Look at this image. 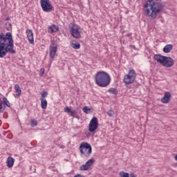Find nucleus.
<instances>
[{
  "instance_id": "obj_9",
  "label": "nucleus",
  "mask_w": 177,
  "mask_h": 177,
  "mask_svg": "<svg viewBox=\"0 0 177 177\" xmlns=\"http://www.w3.org/2000/svg\"><path fill=\"white\" fill-rule=\"evenodd\" d=\"M99 128V121L97 120V118L93 117L88 124V131L93 133L95 132L96 129Z\"/></svg>"
},
{
  "instance_id": "obj_11",
  "label": "nucleus",
  "mask_w": 177,
  "mask_h": 177,
  "mask_svg": "<svg viewBox=\"0 0 177 177\" xmlns=\"http://www.w3.org/2000/svg\"><path fill=\"white\" fill-rule=\"evenodd\" d=\"M95 162V158L89 159L85 165H83L80 167V171H88L89 167Z\"/></svg>"
},
{
  "instance_id": "obj_2",
  "label": "nucleus",
  "mask_w": 177,
  "mask_h": 177,
  "mask_svg": "<svg viewBox=\"0 0 177 177\" xmlns=\"http://www.w3.org/2000/svg\"><path fill=\"white\" fill-rule=\"evenodd\" d=\"M163 9L164 6L160 0H148L142 6L145 16L153 19H156Z\"/></svg>"
},
{
  "instance_id": "obj_3",
  "label": "nucleus",
  "mask_w": 177,
  "mask_h": 177,
  "mask_svg": "<svg viewBox=\"0 0 177 177\" xmlns=\"http://www.w3.org/2000/svg\"><path fill=\"white\" fill-rule=\"evenodd\" d=\"M95 81L96 85L100 86L101 88H106V86H109L110 85V82H111V78L110 77V75L104 71H99L96 73Z\"/></svg>"
},
{
  "instance_id": "obj_19",
  "label": "nucleus",
  "mask_w": 177,
  "mask_h": 177,
  "mask_svg": "<svg viewBox=\"0 0 177 177\" xmlns=\"http://www.w3.org/2000/svg\"><path fill=\"white\" fill-rule=\"evenodd\" d=\"M15 89L16 91L15 97H19L20 95H21V89L20 88V86L19 84H15Z\"/></svg>"
},
{
  "instance_id": "obj_8",
  "label": "nucleus",
  "mask_w": 177,
  "mask_h": 177,
  "mask_svg": "<svg viewBox=\"0 0 177 177\" xmlns=\"http://www.w3.org/2000/svg\"><path fill=\"white\" fill-rule=\"evenodd\" d=\"M136 78V73L133 70H130L129 73L124 77L123 82L125 85H131Z\"/></svg>"
},
{
  "instance_id": "obj_26",
  "label": "nucleus",
  "mask_w": 177,
  "mask_h": 177,
  "mask_svg": "<svg viewBox=\"0 0 177 177\" xmlns=\"http://www.w3.org/2000/svg\"><path fill=\"white\" fill-rule=\"evenodd\" d=\"M46 96H48V92L44 91L41 93V97L40 99L46 100Z\"/></svg>"
},
{
  "instance_id": "obj_24",
  "label": "nucleus",
  "mask_w": 177,
  "mask_h": 177,
  "mask_svg": "<svg viewBox=\"0 0 177 177\" xmlns=\"http://www.w3.org/2000/svg\"><path fill=\"white\" fill-rule=\"evenodd\" d=\"M119 175L120 177H129V174L125 171H120Z\"/></svg>"
},
{
  "instance_id": "obj_5",
  "label": "nucleus",
  "mask_w": 177,
  "mask_h": 177,
  "mask_svg": "<svg viewBox=\"0 0 177 177\" xmlns=\"http://www.w3.org/2000/svg\"><path fill=\"white\" fill-rule=\"evenodd\" d=\"M69 31L72 37L75 39H80V38H81V34H82V29L79 25H77L75 23L69 24Z\"/></svg>"
},
{
  "instance_id": "obj_27",
  "label": "nucleus",
  "mask_w": 177,
  "mask_h": 177,
  "mask_svg": "<svg viewBox=\"0 0 177 177\" xmlns=\"http://www.w3.org/2000/svg\"><path fill=\"white\" fill-rule=\"evenodd\" d=\"M82 111H84V113H85L86 114H89V111H91V109H89L88 106H84L82 109Z\"/></svg>"
},
{
  "instance_id": "obj_1",
  "label": "nucleus",
  "mask_w": 177,
  "mask_h": 177,
  "mask_svg": "<svg viewBox=\"0 0 177 177\" xmlns=\"http://www.w3.org/2000/svg\"><path fill=\"white\" fill-rule=\"evenodd\" d=\"M8 53L16 55L15 41L10 32H6V35L0 34V59L5 57Z\"/></svg>"
},
{
  "instance_id": "obj_17",
  "label": "nucleus",
  "mask_w": 177,
  "mask_h": 177,
  "mask_svg": "<svg viewBox=\"0 0 177 177\" xmlns=\"http://www.w3.org/2000/svg\"><path fill=\"white\" fill-rule=\"evenodd\" d=\"M14 164H15V159L12 157H8L7 159V167H8V168H12Z\"/></svg>"
},
{
  "instance_id": "obj_7",
  "label": "nucleus",
  "mask_w": 177,
  "mask_h": 177,
  "mask_svg": "<svg viewBox=\"0 0 177 177\" xmlns=\"http://www.w3.org/2000/svg\"><path fill=\"white\" fill-rule=\"evenodd\" d=\"M40 5L43 12L46 13H49V12L55 10V7L50 3V0H40Z\"/></svg>"
},
{
  "instance_id": "obj_21",
  "label": "nucleus",
  "mask_w": 177,
  "mask_h": 177,
  "mask_svg": "<svg viewBox=\"0 0 177 177\" xmlns=\"http://www.w3.org/2000/svg\"><path fill=\"white\" fill-rule=\"evenodd\" d=\"M1 102L3 103V104H4V106H7V107H10V103L8 100L7 97H3V101H1Z\"/></svg>"
},
{
  "instance_id": "obj_4",
  "label": "nucleus",
  "mask_w": 177,
  "mask_h": 177,
  "mask_svg": "<svg viewBox=\"0 0 177 177\" xmlns=\"http://www.w3.org/2000/svg\"><path fill=\"white\" fill-rule=\"evenodd\" d=\"M153 59L158 63L165 66V67H172L174 66V59L171 57H165L161 55H155Z\"/></svg>"
},
{
  "instance_id": "obj_16",
  "label": "nucleus",
  "mask_w": 177,
  "mask_h": 177,
  "mask_svg": "<svg viewBox=\"0 0 177 177\" xmlns=\"http://www.w3.org/2000/svg\"><path fill=\"white\" fill-rule=\"evenodd\" d=\"M173 48L174 46L172 44H167L163 48V52L165 53H169Z\"/></svg>"
},
{
  "instance_id": "obj_13",
  "label": "nucleus",
  "mask_w": 177,
  "mask_h": 177,
  "mask_svg": "<svg viewBox=\"0 0 177 177\" xmlns=\"http://www.w3.org/2000/svg\"><path fill=\"white\" fill-rule=\"evenodd\" d=\"M171 97H172V95H171V93L166 92L164 95V97L161 98V102L162 103L167 104V103H169Z\"/></svg>"
},
{
  "instance_id": "obj_14",
  "label": "nucleus",
  "mask_w": 177,
  "mask_h": 177,
  "mask_svg": "<svg viewBox=\"0 0 177 177\" xmlns=\"http://www.w3.org/2000/svg\"><path fill=\"white\" fill-rule=\"evenodd\" d=\"M64 111L67 113L70 117H75V115L77 114V111H75V109H71L68 106L65 107Z\"/></svg>"
},
{
  "instance_id": "obj_31",
  "label": "nucleus",
  "mask_w": 177,
  "mask_h": 177,
  "mask_svg": "<svg viewBox=\"0 0 177 177\" xmlns=\"http://www.w3.org/2000/svg\"><path fill=\"white\" fill-rule=\"evenodd\" d=\"M175 160H176V161H177V154L175 156Z\"/></svg>"
},
{
  "instance_id": "obj_29",
  "label": "nucleus",
  "mask_w": 177,
  "mask_h": 177,
  "mask_svg": "<svg viewBox=\"0 0 177 177\" xmlns=\"http://www.w3.org/2000/svg\"><path fill=\"white\" fill-rule=\"evenodd\" d=\"M129 177H136V175L133 173L130 174V176Z\"/></svg>"
},
{
  "instance_id": "obj_6",
  "label": "nucleus",
  "mask_w": 177,
  "mask_h": 177,
  "mask_svg": "<svg viewBox=\"0 0 177 177\" xmlns=\"http://www.w3.org/2000/svg\"><path fill=\"white\" fill-rule=\"evenodd\" d=\"M80 151L83 157H91L92 154V147L88 142H82L80 146Z\"/></svg>"
},
{
  "instance_id": "obj_30",
  "label": "nucleus",
  "mask_w": 177,
  "mask_h": 177,
  "mask_svg": "<svg viewBox=\"0 0 177 177\" xmlns=\"http://www.w3.org/2000/svg\"><path fill=\"white\" fill-rule=\"evenodd\" d=\"M130 46H131V48H133V49H135V46L131 45Z\"/></svg>"
},
{
  "instance_id": "obj_15",
  "label": "nucleus",
  "mask_w": 177,
  "mask_h": 177,
  "mask_svg": "<svg viewBox=\"0 0 177 177\" xmlns=\"http://www.w3.org/2000/svg\"><path fill=\"white\" fill-rule=\"evenodd\" d=\"M59 31V26L55 24H53L48 26V32L49 34H53V32H57Z\"/></svg>"
},
{
  "instance_id": "obj_22",
  "label": "nucleus",
  "mask_w": 177,
  "mask_h": 177,
  "mask_svg": "<svg viewBox=\"0 0 177 177\" xmlns=\"http://www.w3.org/2000/svg\"><path fill=\"white\" fill-rule=\"evenodd\" d=\"M108 92L112 95H118V91L115 88H110Z\"/></svg>"
},
{
  "instance_id": "obj_12",
  "label": "nucleus",
  "mask_w": 177,
  "mask_h": 177,
  "mask_svg": "<svg viewBox=\"0 0 177 177\" xmlns=\"http://www.w3.org/2000/svg\"><path fill=\"white\" fill-rule=\"evenodd\" d=\"M26 34L29 43L32 45V44H34V33L32 32V30L31 29H26Z\"/></svg>"
},
{
  "instance_id": "obj_18",
  "label": "nucleus",
  "mask_w": 177,
  "mask_h": 177,
  "mask_svg": "<svg viewBox=\"0 0 177 177\" xmlns=\"http://www.w3.org/2000/svg\"><path fill=\"white\" fill-rule=\"evenodd\" d=\"M71 46L73 49L78 50V49H80V48H81V44H80V43H79L78 41H73L71 43Z\"/></svg>"
},
{
  "instance_id": "obj_32",
  "label": "nucleus",
  "mask_w": 177,
  "mask_h": 177,
  "mask_svg": "<svg viewBox=\"0 0 177 177\" xmlns=\"http://www.w3.org/2000/svg\"><path fill=\"white\" fill-rule=\"evenodd\" d=\"M44 71H45L43 69V71H41V73H43V74H44Z\"/></svg>"
},
{
  "instance_id": "obj_20",
  "label": "nucleus",
  "mask_w": 177,
  "mask_h": 177,
  "mask_svg": "<svg viewBox=\"0 0 177 177\" xmlns=\"http://www.w3.org/2000/svg\"><path fill=\"white\" fill-rule=\"evenodd\" d=\"M41 100V109H46V107H48V101H46V100H44V99H40Z\"/></svg>"
},
{
  "instance_id": "obj_28",
  "label": "nucleus",
  "mask_w": 177,
  "mask_h": 177,
  "mask_svg": "<svg viewBox=\"0 0 177 177\" xmlns=\"http://www.w3.org/2000/svg\"><path fill=\"white\" fill-rule=\"evenodd\" d=\"M107 114L109 117H113V115H114L115 113H114V111L111 109V110L108 111Z\"/></svg>"
},
{
  "instance_id": "obj_23",
  "label": "nucleus",
  "mask_w": 177,
  "mask_h": 177,
  "mask_svg": "<svg viewBox=\"0 0 177 177\" xmlns=\"http://www.w3.org/2000/svg\"><path fill=\"white\" fill-rule=\"evenodd\" d=\"M5 109H6V106H5V104H3V103L0 101V114L3 113Z\"/></svg>"
},
{
  "instance_id": "obj_10",
  "label": "nucleus",
  "mask_w": 177,
  "mask_h": 177,
  "mask_svg": "<svg viewBox=\"0 0 177 177\" xmlns=\"http://www.w3.org/2000/svg\"><path fill=\"white\" fill-rule=\"evenodd\" d=\"M49 50L50 59H55V56H56V53L57 52V44H55V42H51Z\"/></svg>"
},
{
  "instance_id": "obj_25",
  "label": "nucleus",
  "mask_w": 177,
  "mask_h": 177,
  "mask_svg": "<svg viewBox=\"0 0 177 177\" xmlns=\"http://www.w3.org/2000/svg\"><path fill=\"white\" fill-rule=\"evenodd\" d=\"M30 125L32 128H34V127H37V125H38V122H37L35 120H32L30 122Z\"/></svg>"
},
{
  "instance_id": "obj_33",
  "label": "nucleus",
  "mask_w": 177,
  "mask_h": 177,
  "mask_svg": "<svg viewBox=\"0 0 177 177\" xmlns=\"http://www.w3.org/2000/svg\"><path fill=\"white\" fill-rule=\"evenodd\" d=\"M44 71H45L43 69V71H41V73H43V74H44Z\"/></svg>"
}]
</instances>
